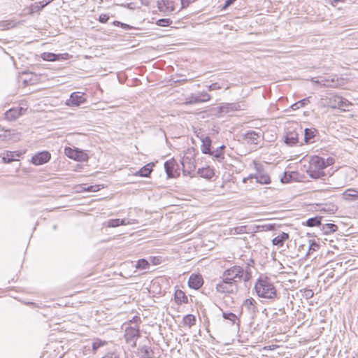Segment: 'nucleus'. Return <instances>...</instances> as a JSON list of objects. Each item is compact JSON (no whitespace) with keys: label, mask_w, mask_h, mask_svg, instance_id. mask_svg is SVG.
Returning a JSON list of instances; mask_svg holds the SVG:
<instances>
[{"label":"nucleus","mask_w":358,"mask_h":358,"mask_svg":"<svg viewBox=\"0 0 358 358\" xmlns=\"http://www.w3.org/2000/svg\"><path fill=\"white\" fill-rule=\"evenodd\" d=\"M245 138L251 143L257 144L261 138V135L255 131H250L245 134Z\"/></svg>","instance_id":"obj_23"},{"label":"nucleus","mask_w":358,"mask_h":358,"mask_svg":"<svg viewBox=\"0 0 358 358\" xmlns=\"http://www.w3.org/2000/svg\"><path fill=\"white\" fill-rule=\"evenodd\" d=\"M215 290L220 294H235L238 290V285H236L234 282H231V281L222 278V280L216 284Z\"/></svg>","instance_id":"obj_5"},{"label":"nucleus","mask_w":358,"mask_h":358,"mask_svg":"<svg viewBox=\"0 0 358 358\" xmlns=\"http://www.w3.org/2000/svg\"><path fill=\"white\" fill-rule=\"evenodd\" d=\"M247 227L246 226H241L234 227L231 229V233L234 234H242L246 233Z\"/></svg>","instance_id":"obj_42"},{"label":"nucleus","mask_w":358,"mask_h":358,"mask_svg":"<svg viewBox=\"0 0 358 358\" xmlns=\"http://www.w3.org/2000/svg\"><path fill=\"white\" fill-rule=\"evenodd\" d=\"M140 336L139 327H127L125 329L124 338L127 343L130 344L132 348L136 346V341Z\"/></svg>","instance_id":"obj_6"},{"label":"nucleus","mask_w":358,"mask_h":358,"mask_svg":"<svg viewBox=\"0 0 358 358\" xmlns=\"http://www.w3.org/2000/svg\"><path fill=\"white\" fill-rule=\"evenodd\" d=\"M299 134L296 131H289L287 133L285 138V142L289 145H294L298 143Z\"/></svg>","instance_id":"obj_22"},{"label":"nucleus","mask_w":358,"mask_h":358,"mask_svg":"<svg viewBox=\"0 0 358 358\" xmlns=\"http://www.w3.org/2000/svg\"><path fill=\"white\" fill-rule=\"evenodd\" d=\"M222 317L225 320H228L231 322H232L233 324L235 323L236 320H237V316L232 313H223Z\"/></svg>","instance_id":"obj_40"},{"label":"nucleus","mask_w":358,"mask_h":358,"mask_svg":"<svg viewBox=\"0 0 358 358\" xmlns=\"http://www.w3.org/2000/svg\"><path fill=\"white\" fill-rule=\"evenodd\" d=\"M326 2L335 6L338 1H335L334 0H326Z\"/></svg>","instance_id":"obj_56"},{"label":"nucleus","mask_w":358,"mask_h":358,"mask_svg":"<svg viewBox=\"0 0 358 358\" xmlns=\"http://www.w3.org/2000/svg\"><path fill=\"white\" fill-rule=\"evenodd\" d=\"M149 266L148 262L144 259H140L137 262L136 267L140 269H145Z\"/></svg>","instance_id":"obj_43"},{"label":"nucleus","mask_w":358,"mask_h":358,"mask_svg":"<svg viewBox=\"0 0 358 358\" xmlns=\"http://www.w3.org/2000/svg\"><path fill=\"white\" fill-rule=\"evenodd\" d=\"M174 297H175L176 301L178 303H187V301H188L187 296L185 295V294L182 290H180V289L176 290L175 292Z\"/></svg>","instance_id":"obj_27"},{"label":"nucleus","mask_w":358,"mask_h":358,"mask_svg":"<svg viewBox=\"0 0 358 358\" xmlns=\"http://www.w3.org/2000/svg\"><path fill=\"white\" fill-rule=\"evenodd\" d=\"M203 284V280L201 275L192 274L188 280L189 287L194 289H199Z\"/></svg>","instance_id":"obj_13"},{"label":"nucleus","mask_w":358,"mask_h":358,"mask_svg":"<svg viewBox=\"0 0 358 358\" xmlns=\"http://www.w3.org/2000/svg\"><path fill=\"white\" fill-rule=\"evenodd\" d=\"M108 19H109V17L106 14H101L99 16V21L101 23H106L108 20Z\"/></svg>","instance_id":"obj_49"},{"label":"nucleus","mask_w":358,"mask_h":358,"mask_svg":"<svg viewBox=\"0 0 358 358\" xmlns=\"http://www.w3.org/2000/svg\"><path fill=\"white\" fill-rule=\"evenodd\" d=\"M207 87L209 91H213V90H220V89H222V87L220 83H212L211 85H208Z\"/></svg>","instance_id":"obj_46"},{"label":"nucleus","mask_w":358,"mask_h":358,"mask_svg":"<svg viewBox=\"0 0 358 358\" xmlns=\"http://www.w3.org/2000/svg\"><path fill=\"white\" fill-rule=\"evenodd\" d=\"M64 154L68 157L79 162L85 161L87 158V155L83 151L69 147L65 148Z\"/></svg>","instance_id":"obj_9"},{"label":"nucleus","mask_w":358,"mask_h":358,"mask_svg":"<svg viewBox=\"0 0 358 358\" xmlns=\"http://www.w3.org/2000/svg\"><path fill=\"white\" fill-rule=\"evenodd\" d=\"M53 0H43L42 1L43 3V6H47L48 4H49L50 2H52Z\"/></svg>","instance_id":"obj_59"},{"label":"nucleus","mask_w":358,"mask_h":358,"mask_svg":"<svg viewBox=\"0 0 358 358\" xmlns=\"http://www.w3.org/2000/svg\"><path fill=\"white\" fill-rule=\"evenodd\" d=\"M288 238L289 234L285 232H282L273 239L272 243L274 245L282 247Z\"/></svg>","instance_id":"obj_24"},{"label":"nucleus","mask_w":358,"mask_h":358,"mask_svg":"<svg viewBox=\"0 0 358 358\" xmlns=\"http://www.w3.org/2000/svg\"><path fill=\"white\" fill-rule=\"evenodd\" d=\"M151 171L152 166L150 165V164H148L142 167L140 170H138L135 175L142 177H148L150 174Z\"/></svg>","instance_id":"obj_28"},{"label":"nucleus","mask_w":358,"mask_h":358,"mask_svg":"<svg viewBox=\"0 0 358 358\" xmlns=\"http://www.w3.org/2000/svg\"><path fill=\"white\" fill-rule=\"evenodd\" d=\"M25 109H24L22 107L10 108L6 112L5 117L6 120L10 121L15 120L17 118H18L20 115H22V112Z\"/></svg>","instance_id":"obj_15"},{"label":"nucleus","mask_w":358,"mask_h":358,"mask_svg":"<svg viewBox=\"0 0 358 358\" xmlns=\"http://www.w3.org/2000/svg\"><path fill=\"white\" fill-rule=\"evenodd\" d=\"M254 289L259 298L268 300H274L277 298V289L273 282L267 276H259L255 283Z\"/></svg>","instance_id":"obj_1"},{"label":"nucleus","mask_w":358,"mask_h":358,"mask_svg":"<svg viewBox=\"0 0 358 358\" xmlns=\"http://www.w3.org/2000/svg\"><path fill=\"white\" fill-rule=\"evenodd\" d=\"M304 140L306 143H308L310 139L315 136V130L311 129H305L304 131Z\"/></svg>","instance_id":"obj_32"},{"label":"nucleus","mask_w":358,"mask_h":358,"mask_svg":"<svg viewBox=\"0 0 358 358\" xmlns=\"http://www.w3.org/2000/svg\"><path fill=\"white\" fill-rule=\"evenodd\" d=\"M228 111L229 110H231V111H235V110H240V105L238 103H227L226 107H224Z\"/></svg>","instance_id":"obj_44"},{"label":"nucleus","mask_w":358,"mask_h":358,"mask_svg":"<svg viewBox=\"0 0 358 358\" xmlns=\"http://www.w3.org/2000/svg\"><path fill=\"white\" fill-rule=\"evenodd\" d=\"M313 293L312 292V290H307V291L306 292V296L307 297H312V296H313Z\"/></svg>","instance_id":"obj_57"},{"label":"nucleus","mask_w":358,"mask_h":358,"mask_svg":"<svg viewBox=\"0 0 358 358\" xmlns=\"http://www.w3.org/2000/svg\"><path fill=\"white\" fill-rule=\"evenodd\" d=\"M44 7H45V6H43V3L42 1H40L38 3H35L34 4L31 5V13L39 12Z\"/></svg>","instance_id":"obj_41"},{"label":"nucleus","mask_w":358,"mask_h":358,"mask_svg":"<svg viewBox=\"0 0 358 358\" xmlns=\"http://www.w3.org/2000/svg\"><path fill=\"white\" fill-rule=\"evenodd\" d=\"M281 180H282V182H285V180H284V179H283V178H282V179H281Z\"/></svg>","instance_id":"obj_63"},{"label":"nucleus","mask_w":358,"mask_h":358,"mask_svg":"<svg viewBox=\"0 0 358 358\" xmlns=\"http://www.w3.org/2000/svg\"><path fill=\"white\" fill-rule=\"evenodd\" d=\"M50 159V154L43 151L32 157L31 162L35 165H42L48 162Z\"/></svg>","instance_id":"obj_11"},{"label":"nucleus","mask_w":358,"mask_h":358,"mask_svg":"<svg viewBox=\"0 0 358 358\" xmlns=\"http://www.w3.org/2000/svg\"><path fill=\"white\" fill-rule=\"evenodd\" d=\"M201 141L202 142L201 150L203 154L211 153V139L208 136H201Z\"/></svg>","instance_id":"obj_20"},{"label":"nucleus","mask_w":358,"mask_h":358,"mask_svg":"<svg viewBox=\"0 0 358 358\" xmlns=\"http://www.w3.org/2000/svg\"><path fill=\"white\" fill-rule=\"evenodd\" d=\"M195 320V318L193 315H187L185 317V321L186 322H191L192 321H194Z\"/></svg>","instance_id":"obj_52"},{"label":"nucleus","mask_w":358,"mask_h":358,"mask_svg":"<svg viewBox=\"0 0 358 358\" xmlns=\"http://www.w3.org/2000/svg\"><path fill=\"white\" fill-rule=\"evenodd\" d=\"M176 166L177 163L173 159L168 160L164 163V169L169 178L174 177V171Z\"/></svg>","instance_id":"obj_18"},{"label":"nucleus","mask_w":358,"mask_h":358,"mask_svg":"<svg viewBox=\"0 0 358 358\" xmlns=\"http://www.w3.org/2000/svg\"><path fill=\"white\" fill-rule=\"evenodd\" d=\"M334 163V159L332 157H328L324 160L325 168L333 164Z\"/></svg>","instance_id":"obj_48"},{"label":"nucleus","mask_w":358,"mask_h":358,"mask_svg":"<svg viewBox=\"0 0 358 358\" xmlns=\"http://www.w3.org/2000/svg\"><path fill=\"white\" fill-rule=\"evenodd\" d=\"M194 0H181V3L182 8L187 6L190 2L194 1Z\"/></svg>","instance_id":"obj_51"},{"label":"nucleus","mask_w":358,"mask_h":358,"mask_svg":"<svg viewBox=\"0 0 358 358\" xmlns=\"http://www.w3.org/2000/svg\"><path fill=\"white\" fill-rule=\"evenodd\" d=\"M342 198L348 202H352L358 199V190L354 188L347 189L343 194Z\"/></svg>","instance_id":"obj_17"},{"label":"nucleus","mask_w":358,"mask_h":358,"mask_svg":"<svg viewBox=\"0 0 358 358\" xmlns=\"http://www.w3.org/2000/svg\"><path fill=\"white\" fill-rule=\"evenodd\" d=\"M255 179L256 182L262 185H268L271 183V178L268 173H264L250 174L247 178L243 179V182L245 183L249 180Z\"/></svg>","instance_id":"obj_8"},{"label":"nucleus","mask_w":358,"mask_h":358,"mask_svg":"<svg viewBox=\"0 0 358 358\" xmlns=\"http://www.w3.org/2000/svg\"><path fill=\"white\" fill-rule=\"evenodd\" d=\"M69 59V55L68 53H64V54H56V59L55 61L57 60H66Z\"/></svg>","instance_id":"obj_47"},{"label":"nucleus","mask_w":358,"mask_h":358,"mask_svg":"<svg viewBox=\"0 0 358 358\" xmlns=\"http://www.w3.org/2000/svg\"><path fill=\"white\" fill-rule=\"evenodd\" d=\"M136 223H138V222L136 220L111 219L108 221L107 227H117L122 225H130Z\"/></svg>","instance_id":"obj_12"},{"label":"nucleus","mask_w":358,"mask_h":358,"mask_svg":"<svg viewBox=\"0 0 358 358\" xmlns=\"http://www.w3.org/2000/svg\"><path fill=\"white\" fill-rule=\"evenodd\" d=\"M195 150L188 149L182 158V171L185 175L191 176L196 169Z\"/></svg>","instance_id":"obj_3"},{"label":"nucleus","mask_w":358,"mask_h":358,"mask_svg":"<svg viewBox=\"0 0 358 358\" xmlns=\"http://www.w3.org/2000/svg\"><path fill=\"white\" fill-rule=\"evenodd\" d=\"M86 101L83 94L73 92L69 99L66 101V105L71 107H78Z\"/></svg>","instance_id":"obj_10"},{"label":"nucleus","mask_w":358,"mask_h":358,"mask_svg":"<svg viewBox=\"0 0 358 358\" xmlns=\"http://www.w3.org/2000/svg\"><path fill=\"white\" fill-rule=\"evenodd\" d=\"M335 1H338V2H343L345 0H334Z\"/></svg>","instance_id":"obj_62"},{"label":"nucleus","mask_w":358,"mask_h":358,"mask_svg":"<svg viewBox=\"0 0 358 358\" xmlns=\"http://www.w3.org/2000/svg\"><path fill=\"white\" fill-rule=\"evenodd\" d=\"M308 243H309L308 250L307 252L308 256L311 255V254L313 252L318 250L320 248V245L317 243H316L315 241L309 240Z\"/></svg>","instance_id":"obj_30"},{"label":"nucleus","mask_w":358,"mask_h":358,"mask_svg":"<svg viewBox=\"0 0 358 358\" xmlns=\"http://www.w3.org/2000/svg\"><path fill=\"white\" fill-rule=\"evenodd\" d=\"M311 81L314 83H316V84H318L322 86V83L323 82L322 80V77H320V78H313L311 79Z\"/></svg>","instance_id":"obj_50"},{"label":"nucleus","mask_w":358,"mask_h":358,"mask_svg":"<svg viewBox=\"0 0 358 358\" xmlns=\"http://www.w3.org/2000/svg\"><path fill=\"white\" fill-rule=\"evenodd\" d=\"M328 105L332 108L345 110L350 106V103L347 99L338 95H331L328 98Z\"/></svg>","instance_id":"obj_7"},{"label":"nucleus","mask_w":358,"mask_h":358,"mask_svg":"<svg viewBox=\"0 0 358 358\" xmlns=\"http://www.w3.org/2000/svg\"><path fill=\"white\" fill-rule=\"evenodd\" d=\"M198 94H192L188 98L186 99L185 103L186 104H194L201 103L200 99L198 97Z\"/></svg>","instance_id":"obj_34"},{"label":"nucleus","mask_w":358,"mask_h":358,"mask_svg":"<svg viewBox=\"0 0 358 358\" xmlns=\"http://www.w3.org/2000/svg\"><path fill=\"white\" fill-rule=\"evenodd\" d=\"M254 164V168L256 171L255 173H264L265 172L264 169V166L262 164H261L259 162H257L255 161L253 162Z\"/></svg>","instance_id":"obj_45"},{"label":"nucleus","mask_w":358,"mask_h":358,"mask_svg":"<svg viewBox=\"0 0 358 358\" xmlns=\"http://www.w3.org/2000/svg\"><path fill=\"white\" fill-rule=\"evenodd\" d=\"M3 140L17 141L20 139V134L14 129L4 130L2 129Z\"/></svg>","instance_id":"obj_14"},{"label":"nucleus","mask_w":358,"mask_h":358,"mask_svg":"<svg viewBox=\"0 0 358 358\" xmlns=\"http://www.w3.org/2000/svg\"><path fill=\"white\" fill-rule=\"evenodd\" d=\"M322 86L327 87H335L338 85V79L336 76L322 77Z\"/></svg>","instance_id":"obj_26"},{"label":"nucleus","mask_w":358,"mask_h":358,"mask_svg":"<svg viewBox=\"0 0 358 358\" xmlns=\"http://www.w3.org/2000/svg\"><path fill=\"white\" fill-rule=\"evenodd\" d=\"M19 157L20 154L16 152L6 151L3 154L2 160L4 163H10L17 160V158Z\"/></svg>","instance_id":"obj_25"},{"label":"nucleus","mask_w":358,"mask_h":358,"mask_svg":"<svg viewBox=\"0 0 358 358\" xmlns=\"http://www.w3.org/2000/svg\"><path fill=\"white\" fill-rule=\"evenodd\" d=\"M208 155L213 156L215 159H217L219 162H221L224 159V154L220 149H217L216 150L211 151V153Z\"/></svg>","instance_id":"obj_33"},{"label":"nucleus","mask_w":358,"mask_h":358,"mask_svg":"<svg viewBox=\"0 0 358 358\" xmlns=\"http://www.w3.org/2000/svg\"><path fill=\"white\" fill-rule=\"evenodd\" d=\"M198 96L201 103L208 101L211 98L210 95L206 92H199Z\"/></svg>","instance_id":"obj_38"},{"label":"nucleus","mask_w":358,"mask_h":358,"mask_svg":"<svg viewBox=\"0 0 358 358\" xmlns=\"http://www.w3.org/2000/svg\"><path fill=\"white\" fill-rule=\"evenodd\" d=\"M236 0H227L224 6V8H227L231 4H232Z\"/></svg>","instance_id":"obj_53"},{"label":"nucleus","mask_w":358,"mask_h":358,"mask_svg":"<svg viewBox=\"0 0 358 358\" xmlns=\"http://www.w3.org/2000/svg\"><path fill=\"white\" fill-rule=\"evenodd\" d=\"M2 131V129H0V138H1V136H2V131Z\"/></svg>","instance_id":"obj_61"},{"label":"nucleus","mask_w":358,"mask_h":358,"mask_svg":"<svg viewBox=\"0 0 358 358\" xmlns=\"http://www.w3.org/2000/svg\"><path fill=\"white\" fill-rule=\"evenodd\" d=\"M197 174L203 178L211 179L214 176L215 172L213 169L210 168V166H206L199 169L197 171Z\"/></svg>","instance_id":"obj_21"},{"label":"nucleus","mask_w":358,"mask_h":358,"mask_svg":"<svg viewBox=\"0 0 358 358\" xmlns=\"http://www.w3.org/2000/svg\"><path fill=\"white\" fill-rule=\"evenodd\" d=\"M41 57L45 61L54 62L56 59V54L52 52H43L41 55Z\"/></svg>","instance_id":"obj_35"},{"label":"nucleus","mask_w":358,"mask_h":358,"mask_svg":"<svg viewBox=\"0 0 358 358\" xmlns=\"http://www.w3.org/2000/svg\"><path fill=\"white\" fill-rule=\"evenodd\" d=\"M141 3L144 6H149L150 0H140Z\"/></svg>","instance_id":"obj_58"},{"label":"nucleus","mask_w":358,"mask_h":358,"mask_svg":"<svg viewBox=\"0 0 358 358\" xmlns=\"http://www.w3.org/2000/svg\"><path fill=\"white\" fill-rule=\"evenodd\" d=\"M257 303L253 298L245 299L243 303V308H245L250 315H253L257 312Z\"/></svg>","instance_id":"obj_16"},{"label":"nucleus","mask_w":358,"mask_h":358,"mask_svg":"<svg viewBox=\"0 0 358 358\" xmlns=\"http://www.w3.org/2000/svg\"><path fill=\"white\" fill-rule=\"evenodd\" d=\"M325 169L324 159L313 156L310 160L308 173L313 178H321L324 176L323 170Z\"/></svg>","instance_id":"obj_2"},{"label":"nucleus","mask_w":358,"mask_h":358,"mask_svg":"<svg viewBox=\"0 0 358 358\" xmlns=\"http://www.w3.org/2000/svg\"><path fill=\"white\" fill-rule=\"evenodd\" d=\"M244 275V270L240 266H233L226 269L222 275V278H224L229 281H231L236 285H238V283L241 282Z\"/></svg>","instance_id":"obj_4"},{"label":"nucleus","mask_w":358,"mask_h":358,"mask_svg":"<svg viewBox=\"0 0 358 358\" xmlns=\"http://www.w3.org/2000/svg\"><path fill=\"white\" fill-rule=\"evenodd\" d=\"M308 103H309V98L308 97L305 98L303 99H301V100L293 103L291 106V108L292 110H295L299 109L300 108L305 106Z\"/></svg>","instance_id":"obj_31"},{"label":"nucleus","mask_w":358,"mask_h":358,"mask_svg":"<svg viewBox=\"0 0 358 358\" xmlns=\"http://www.w3.org/2000/svg\"><path fill=\"white\" fill-rule=\"evenodd\" d=\"M225 148V146L224 145H221L220 147H219L217 149H220V150H222V152H223V150Z\"/></svg>","instance_id":"obj_60"},{"label":"nucleus","mask_w":358,"mask_h":358,"mask_svg":"<svg viewBox=\"0 0 358 358\" xmlns=\"http://www.w3.org/2000/svg\"><path fill=\"white\" fill-rule=\"evenodd\" d=\"M323 231L326 234L334 232L337 229L336 225L334 224H326L322 227Z\"/></svg>","instance_id":"obj_36"},{"label":"nucleus","mask_w":358,"mask_h":358,"mask_svg":"<svg viewBox=\"0 0 358 358\" xmlns=\"http://www.w3.org/2000/svg\"><path fill=\"white\" fill-rule=\"evenodd\" d=\"M96 187L89 186V187H87V188H85V189H86L87 191H89V192H92V191H93V192H95V191H96V190H97V189H96Z\"/></svg>","instance_id":"obj_55"},{"label":"nucleus","mask_w":358,"mask_h":358,"mask_svg":"<svg viewBox=\"0 0 358 358\" xmlns=\"http://www.w3.org/2000/svg\"><path fill=\"white\" fill-rule=\"evenodd\" d=\"M138 355L141 358H153L154 352L148 346L142 345L138 348Z\"/></svg>","instance_id":"obj_19"},{"label":"nucleus","mask_w":358,"mask_h":358,"mask_svg":"<svg viewBox=\"0 0 358 358\" xmlns=\"http://www.w3.org/2000/svg\"><path fill=\"white\" fill-rule=\"evenodd\" d=\"M106 342L101 339H96L92 343V350L96 351L99 348L105 345Z\"/></svg>","instance_id":"obj_39"},{"label":"nucleus","mask_w":358,"mask_h":358,"mask_svg":"<svg viewBox=\"0 0 358 358\" xmlns=\"http://www.w3.org/2000/svg\"><path fill=\"white\" fill-rule=\"evenodd\" d=\"M131 322H134L136 324L141 322V319L139 317L135 316L134 317L133 320L130 321Z\"/></svg>","instance_id":"obj_54"},{"label":"nucleus","mask_w":358,"mask_h":358,"mask_svg":"<svg viewBox=\"0 0 358 358\" xmlns=\"http://www.w3.org/2000/svg\"><path fill=\"white\" fill-rule=\"evenodd\" d=\"M321 217L318 216L309 218L306 221V225L310 227L318 226L321 224Z\"/></svg>","instance_id":"obj_29"},{"label":"nucleus","mask_w":358,"mask_h":358,"mask_svg":"<svg viewBox=\"0 0 358 358\" xmlns=\"http://www.w3.org/2000/svg\"><path fill=\"white\" fill-rule=\"evenodd\" d=\"M171 23L172 20H171L169 18L159 19L156 22L157 25L159 27H169L171 24Z\"/></svg>","instance_id":"obj_37"}]
</instances>
